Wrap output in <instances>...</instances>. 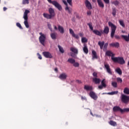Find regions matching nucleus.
I'll return each mask as SVG.
<instances>
[{"label":"nucleus","mask_w":129,"mask_h":129,"mask_svg":"<svg viewBox=\"0 0 129 129\" xmlns=\"http://www.w3.org/2000/svg\"><path fill=\"white\" fill-rule=\"evenodd\" d=\"M42 54L45 58H49L50 59L53 58V55L49 52L44 51L42 52Z\"/></svg>","instance_id":"obj_9"},{"label":"nucleus","mask_w":129,"mask_h":129,"mask_svg":"<svg viewBox=\"0 0 129 129\" xmlns=\"http://www.w3.org/2000/svg\"><path fill=\"white\" fill-rule=\"evenodd\" d=\"M54 71H55V72H58V69L57 68H55Z\"/></svg>","instance_id":"obj_64"},{"label":"nucleus","mask_w":129,"mask_h":129,"mask_svg":"<svg viewBox=\"0 0 129 129\" xmlns=\"http://www.w3.org/2000/svg\"><path fill=\"white\" fill-rule=\"evenodd\" d=\"M104 67L105 69H106V71L107 73L110 74V75H112V72H111V69H110V67H109V64H104Z\"/></svg>","instance_id":"obj_11"},{"label":"nucleus","mask_w":129,"mask_h":129,"mask_svg":"<svg viewBox=\"0 0 129 129\" xmlns=\"http://www.w3.org/2000/svg\"><path fill=\"white\" fill-rule=\"evenodd\" d=\"M30 14V11L28 10H25L24 15H23V19H24V25L27 29L29 28V22H28V14Z\"/></svg>","instance_id":"obj_2"},{"label":"nucleus","mask_w":129,"mask_h":129,"mask_svg":"<svg viewBox=\"0 0 129 129\" xmlns=\"http://www.w3.org/2000/svg\"><path fill=\"white\" fill-rule=\"evenodd\" d=\"M93 76L94 77H95L94 78H97V73L94 72L93 73Z\"/></svg>","instance_id":"obj_50"},{"label":"nucleus","mask_w":129,"mask_h":129,"mask_svg":"<svg viewBox=\"0 0 129 129\" xmlns=\"http://www.w3.org/2000/svg\"><path fill=\"white\" fill-rule=\"evenodd\" d=\"M105 4H106L107 5H108L109 4V0H103Z\"/></svg>","instance_id":"obj_57"},{"label":"nucleus","mask_w":129,"mask_h":129,"mask_svg":"<svg viewBox=\"0 0 129 129\" xmlns=\"http://www.w3.org/2000/svg\"><path fill=\"white\" fill-rule=\"evenodd\" d=\"M93 82L95 83V84H99L100 82H101V80L99 78H93Z\"/></svg>","instance_id":"obj_17"},{"label":"nucleus","mask_w":129,"mask_h":129,"mask_svg":"<svg viewBox=\"0 0 129 129\" xmlns=\"http://www.w3.org/2000/svg\"><path fill=\"white\" fill-rule=\"evenodd\" d=\"M98 89H103V88H104V86H102V85L98 86Z\"/></svg>","instance_id":"obj_53"},{"label":"nucleus","mask_w":129,"mask_h":129,"mask_svg":"<svg viewBox=\"0 0 129 129\" xmlns=\"http://www.w3.org/2000/svg\"><path fill=\"white\" fill-rule=\"evenodd\" d=\"M67 74L63 73L59 75L58 78H59V79H60L61 80H66V79H67Z\"/></svg>","instance_id":"obj_12"},{"label":"nucleus","mask_w":129,"mask_h":129,"mask_svg":"<svg viewBox=\"0 0 129 129\" xmlns=\"http://www.w3.org/2000/svg\"><path fill=\"white\" fill-rule=\"evenodd\" d=\"M16 26L17 27H18V28H19V29H21V30H23V27H22V25H21V23L18 22L16 23Z\"/></svg>","instance_id":"obj_43"},{"label":"nucleus","mask_w":129,"mask_h":129,"mask_svg":"<svg viewBox=\"0 0 129 129\" xmlns=\"http://www.w3.org/2000/svg\"><path fill=\"white\" fill-rule=\"evenodd\" d=\"M49 4H52L53 6H54L56 9H58L59 11H62V6L57 1H52V0H47Z\"/></svg>","instance_id":"obj_4"},{"label":"nucleus","mask_w":129,"mask_h":129,"mask_svg":"<svg viewBox=\"0 0 129 129\" xmlns=\"http://www.w3.org/2000/svg\"><path fill=\"white\" fill-rule=\"evenodd\" d=\"M121 38L124 39L126 42H129V34L127 35H121Z\"/></svg>","instance_id":"obj_26"},{"label":"nucleus","mask_w":129,"mask_h":129,"mask_svg":"<svg viewBox=\"0 0 129 129\" xmlns=\"http://www.w3.org/2000/svg\"><path fill=\"white\" fill-rule=\"evenodd\" d=\"M66 11H68V12L69 14H71L72 12V9H69V7L68 6H67L65 8Z\"/></svg>","instance_id":"obj_36"},{"label":"nucleus","mask_w":129,"mask_h":129,"mask_svg":"<svg viewBox=\"0 0 129 129\" xmlns=\"http://www.w3.org/2000/svg\"><path fill=\"white\" fill-rule=\"evenodd\" d=\"M112 15L113 17H115L116 16V9L115 8H113L112 9Z\"/></svg>","instance_id":"obj_39"},{"label":"nucleus","mask_w":129,"mask_h":129,"mask_svg":"<svg viewBox=\"0 0 129 129\" xmlns=\"http://www.w3.org/2000/svg\"><path fill=\"white\" fill-rule=\"evenodd\" d=\"M70 50L72 52H73V53H74V54H72L71 55V57H73V58H75L77 54H78V49L75 47H71Z\"/></svg>","instance_id":"obj_7"},{"label":"nucleus","mask_w":129,"mask_h":129,"mask_svg":"<svg viewBox=\"0 0 129 129\" xmlns=\"http://www.w3.org/2000/svg\"><path fill=\"white\" fill-rule=\"evenodd\" d=\"M109 123L111 125H113V126H115V125H116V122L112 121V120H110Z\"/></svg>","instance_id":"obj_34"},{"label":"nucleus","mask_w":129,"mask_h":129,"mask_svg":"<svg viewBox=\"0 0 129 129\" xmlns=\"http://www.w3.org/2000/svg\"><path fill=\"white\" fill-rule=\"evenodd\" d=\"M108 46V43H106L105 44H104V49H107V46Z\"/></svg>","instance_id":"obj_52"},{"label":"nucleus","mask_w":129,"mask_h":129,"mask_svg":"<svg viewBox=\"0 0 129 129\" xmlns=\"http://www.w3.org/2000/svg\"><path fill=\"white\" fill-rule=\"evenodd\" d=\"M48 12L51 16H52V17L54 18L55 17V11H54V9L53 8H49L48 9Z\"/></svg>","instance_id":"obj_23"},{"label":"nucleus","mask_w":129,"mask_h":129,"mask_svg":"<svg viewBox=\"0 0 129 129\" xmlns=\"http://www.w3.org/2000/svg\"><path fill=\"white\" fill-rule=\"evenodd\" d=\"M47 26L48 27V29L52 32V25L50 23L47 24Z\"/></svg>","instance_id":"obj_46"},{"label":"nucleus","mask_w":129,"mask_h":129,"mask_svg":"<svg viewBox=\"0 0 129 129\" xmlns=\"http://www.w3.org/2000/svg\"><path fill=\"white\" fill-rule=\"evenodd\" d=\"M106 56H108L109 57H111V58H114V56L115 54H114L110 50H107L105 53Z\"/></svg>","instance_id":"obj_15"},{"label":"nucleus","mask_w":129,"mask_h":129,"mask_svg":"<svg viewBox=\"0 0 129 129\" xmlns=\"http://www.w3.org/2000/svg\"><path fill=\"white\" fill-rule=\"evenodd\" d=\"M114 37L115 39H117V40H119V39H120V37L118 35H115Z\"/></svg>","instance_id":"obj_56"},{"label":"nucleus","mask_w":129,"mask_h":129,"mask_svg":"<svg viewBox=\"0 0 129 129\" xmlns=\"http://www.w3.org/2000/svg\"><path fill=\"white\" fill-rule=\"evenodd\" d=\"M111 4L112 5H114V6L116 7V6H118V5H119V2H118V1L116 0L112 2Z\"/></svg>","instance_id":"obj_35"},{"label":"nucleus","mask_w":129,"mask_h":129,"mask_svg":"<svg viewBox=\"0 0 129 129\" xmlns=\"http://www.w3.org/2000/svg\"><path fill=\"white\" fill-rule=\"evenodd\" d=\"M98 45L100 46V48L101 50L103 49V46H104V41H99L98 43Z\"/></svg>","instance_id":"obj_29"},{"label":"nucleus","mask_w":129,"mask_h":129,"mask_svg":"<svg viewBox=\"0 0 129 129\" xmlns=\"http://www.w3.org/2000/svg\"><path fill=\"white\" fill-rule=\"evenodd\" d=\"M79 35L80 36V37H83V33H80Z\"/></svg>","instance_id":"obj_60"},{"label":"nucleus","mask_w":129,"mask_h":129,"mask_svg":"<svg viewBox=\"0 0 129 129\" xmlns=\"http://www.w3.org/2000/svg\"><path fill=\"white\" fill-rule=\"evenodd\" d=\"M111 60H113V62L118 63V64H120V65H123V64L125 63V61L122 57H111Z\"/></svg>","instance_id":"obj_1"},{"label":"nucleus","mask_w":129,"mask_h":129,"mask_svg":"<svg viewBox=\"0 0 129 129\" xmlns=\"http://www.w3.org/2000/svg\"><path fill=\"white\" fill-rule=\"evenodd\" d=\"M93 32L95 35H97V36H99V37H101V35H102V30L99 31L97 30H94Z\"/></svg>","instance_id":"obj_16"},{"label":"nucleus","mask_w":129,"mask_h":129,"mask_svg":"<svg viewBox=\"0 0 129 129\" xmlns=\"http://www.w3.org/2000/svg\"><path fill=\"white\" fill-rule=\"evenodd\" d=\"M119 23L120 26H122L123 28H124L125 27V25H124V23L123 22V21L119 20Z\"/></svg>","instance_id":"obj_40"},{"label":"nucleus","mask_w":129,"mask_h":129,"mask_svg":"<svg viewBox=\"0 0 129 129\" xmlns=\"http://www.w3.org/2000/svg\"><path fill=\"white\" fill-rule=\"evenodd\" d=\"M115 72L118 73L119 75H121V74H122V71H121V70L119 68H118L115 70Z\"/></svg>","instance_id":"obj_30"},{"label":"nucleus","mask_w":129,"mask_h":129,"mask_svg":"<svg viewBox=\"0 0 129 129\" xmlns=\"http://www.w3.org/2000/svg\"><path fill=\"white\" fill-rule=\"evenodd\" d=\"M83 51L85 54H88V48H87L86 44L84 45Z\"/></svg>","instance_id":"obj_28"},{"label":"nucleus","mask_w":129,"mask_h":129,"mask_svg":"<svg viewBox=\"0 0 129 129\" xmlns=\"http://www.w3.org/2000/svg\"><path fill=\"white\" fill-rule=\"evenodd\" d=\"M123 92L125 94H129V89L128 88H125Z\"/></svg>","instance_id":"obj_37"},{"label":"nucleus","mask_w":129,"mask_h":129,"mask_svg":"<svg viewBox=\"0 0 129 129\" xmlns=\"http://www.w3.org/2000/svg\"><path fill=\"white\" fill-rule=\"evenodd\" d=\"M108 26L111 28V38H113L114 37V34H115V31H116V26L109 21L108 22Z\"/></svg>","instance_id":"obj_3"},{"label":"nucleus","mask_w":129,"mask_h":129,"mask_svg":"<svg viewBox=\"0 0 129 129\" xmlns=\"http://www.w3.org/2000/svg\"><path fill=\"white\" fill-rule=\"evenodd\" d=\"M101 85L104 86V88H106V84H105V79H103L101 81Z\"/></svg>","instance_id":"obj_32"},{"label":"nucleus","mask_w":129,"mask_h":129,"mask_svg":"<svg viewBox=\"0 0 129 129\" xmlns=\"http://www.w3.org/2000/svg\"><path fill=\"white\" fill-rule=\"evenodd\" d=\"M113 111L114 112H117V111H120L121 113L122 112V109H121L119 106H115L113 108Z\"/></svg>","instance_id":"obj_13"},{"label":"nucleus","mask_w":129,"mask_h":129,"mask_svg":"<svg viewBox=\"0 0 129 129\" xmlns=\"http://www.w3.org/2000/svg\"><path fill=\"white\" fill-rule=\"evenodd\" d=\"M76 82H78V83H81V81H80L79 80H77Z\"/></svg>","instance_id":"obj_63"},{"label":"nucleus","mask_w":129,"mask_h":129,"mask_svg":"<svg viewBox=\"0 0 129 129\" xmlns=\"http://www.w3.org/2000/svg\"><path fill=\"white\" fill-rule=\"evenodd\" d=\"M97 2L100 8H101L102 9L104 8V4H103V2H102V0H97Z\"/></svg>","instance_id":"obj_19"},{"label":"nucleus","mask_w":129,"mask_h":129,"mask_svg":"<svg viewBox=\"0 0 129 129\" xmlns=\"http://www.w3.org/2000/svg\"><path fill=\"white\" fill-rule=\"evenodd\" d=\"M73 66H74V67H79V63L75 62L73 64Z\"/></svg>","instance_id":"obj_47"},{"label":"nucleus","mask_w":129,"mask_h":129,"mask_svg":"<svg viewBox=\"0 0 129 129\" xmlns=\"http://www.w3.org/2000/svg\"><path fill=\"white\" fill-rule=\"evenodd\" d=\"M59 50V52H60V53H61L62 54H63V53H64V49H63V47H62L61 46H60L59 45H58L57 46Z\"/></svg>","instance_id":"obj_33"},{"label":"nucleus","mask_w":129,"mask_h":129,"mask_svg":"<svg viewBox=\"0 0 129 129\" xmlns=\"http://www.w3.org/2000/svg\"><path fill=\"white\" fill-rule=\"evenodd\" d=\"M123 112H129V108H125L122 109V113Z\"/></svg>","instance_id":"obj_41"},{"label":"nucleus","mask_w":129,"mask_h":129,"mask_svg":"<svg viewBox=\"0 0 129 129\" xmlns=\"http://www.w3.org/2000/svg\"><path fill=\"white\" fill-rule=\"evenodd\" d=\"M110 47H115V48H118L119 47V43L118 42H112L109 44Z\"/></svg>","instance_id":"obj_18"},{"label":"nucleus","mask_w":129,"mask_h":129,"mask_svg":"<svg viewBox=\"0 0 129 129\" xmlns=\"http://www.w3.org/2000/svg\"><path fill=\"white\" fill-rule=\"evenodd\" d=\"M121 101L125 104H127L129 102V96L122 94L121 96Z\"/></svg>","instance_id":"obj_6"},{"label":"nucleus","mask_w":129,"mask_h":129,"mask_svg":"<svg viewBox=\"0 0 129 129\" xmlns=\"http://www.w3.org/2000/svg\"><path fill=\"white\" fill-rule=\"evenodd\" d=\"M87 14L88 16H90V15H91V11H87Z\"/></svg>","instance_id":"obj_59"},{"label":"nucleus","mask_w":129,"mask_h":129,"mask_svg":"<svg viewBox=\"0 0 129 129\" xmlns=\"http://www.w3.org/2000/svg\"><path fill=\"white\" fill-rule=\"evenodd\" d=\"M62 3L66 6V7H68V4H67V2L65 0H62Z\"/></svg>","instance_id":"obj_54"},{"label":"nucleus","mask_w":129,"mask_h":129,"mask_svg":"<svg viewBox=\"0 0 129 129\" xmlns=\"http://www.w3.org/2000/svg\"><path fill=\"white\" fill-rule=\"evenodd\" d=\"M112 86L113 87H114L115 88H116L117 87V83L115 82H113L112 83Z\"/></svg>","instance_id":"obj_44"},{"label":"nucleus","mask_w":129,"mask_h":129,"mask_svg":"<svg viewBox=\"0 0 129 129\" xmlns=\"http://www.w3.org/2000/svg\"><path fill=\"white\" fill-rule=\"evenodd\" d=\"M68 62L71 64H74V63H75V59L72 58H70L68 59Z\"/></svg>","instance_id":"obj_31"},{"label":"nucleus","mask_w":129,"mask_h":129,"mask_svg":"<svg viewBox=\"0 0 129 129\" xmlns=\"http://www.w3.org/2000/svg\"><path fill=\"white\" fill-rule=\"evenodd\" d=\"M7 10H8V8H7V7H4V8H3V11H4V12H6V11Z\"/></svg>","instance_id":"obj_62"},{"label":"nucleus","mask_w":129,"mask_h":129,"mask_svg":"<svg viewBox=\"0 0 129 129\" xmlns=\"http://www.w3.org/2000/svg\"><path fill=\"white\" fill-rule=\"evenodd\" d=\"M54 30H55L56 31H57V30H58V28H57V26L54 25Z\"/></svg>","instance_id":"obj_61"},{"label":"nucleus","mask_w":129,"mask_h":129,"mask_svg":"<svg viewBox=\"0 0 129 129\" xmlns=\"http://www.w3.org/2000/svg\"><path fill=\"white\" fill-rule=\"evenodd\" d=\"M84 89H85V90H86L87 91H89V90L91 91V90L93 89V88H92V86H90L88 85H85Z\"/></svg>","instance_id":"obj_24"},{"label":"nucleus","mask_w":129,"mask_h":129,"mask_svg":"<svg viewBox=\"0 0 129 129\" xmlns=\"http://www.w3.org/2000/svg\"><path fill=\"white\" fill-rule=\"evenodd\" d=\"M82 43H86L87 42V39L85 37L82 38Z\"/></svg>","instance_id":"obj_45"},{"label":"nucleus","mask_w":129,"mask_h":129,"mask_svg":"<svg viewBox=\"0 0 129 129\" xmlns=\"http://www.w3.org/2000/svg\"><path fill=\"white\" fill-rule=\"evenodd\" d=\"M30 0H23L22 4L23 5H29V1Z\"/></svg>","instance_id":"obj_42"},{"label":"nucleus","mask_w":129,"mask_h":129,"mask_svg":"<svg viewBox=\"0 0 129 129\" xmlns=\"http://www.w3.org/2000/svg\"><path fill=\"white\" fill-rule=\"evenodd\" d=\"M40 35L39 37V43L43 46H45V41H46V35L43 34L42 32L39 33Z\"/></svg>","instance_id":"obj_5"},{"label":"nucleus","mask_w":129,"mask_h":129,"mask_svg":"<svg viewBox=\"0 0 129 129\" xmlns=\"http://www.w3.org/2000/svg\"><path fill=\"white\" fill-rule=\"evenodd\" d=\"M67 2L70 6H72V0H67Z\"/></svg>","instance_id":"obj_51"},{"label":"nucleus","mask_w":129,"mask_h":129,"mask_svg":"<svg viewBox=\"0 0 129 129\" xmlns=\"http://www.w3.org/2000/svg\"><path fill=\"white\" fill-rule=\"evenodd\" d=\"M89 95H90V97H91V98L94 99V100H97V98H98L97 95H96V94H95V93L94 92L91 91L89 93Z\"/></svg>","instance_id":"obj_10"},{"label":"nucleus","mask_w":129,"mask_h":129,"mask_svg":"<svg viewBox=\"0 0 129 129\" xmlns=\"http://www.w3.org/2000/svg\"><path fill=\"white\" fill-rule=\"evenodd\" d=\"M69 31L70 34H71V35H72L74 38H75L76 39H79V36H78V35L75 34V33H74V31H73V30H72V29L70 28L69 29Z\"/></svg>","instance_id":"obj_14"},{"label":"nucleus","mask_w":129,"mask_h":129,"mask_svg":"<svg viewBox=\"0 0 129 129\" xmlns=\"http://www.w3.org/2000/svg\"><path fill=\"white\" fill-rule=\"evenodd\" d=\"M85 5L88 10H92V5L88 0L85 1Z\"/></svg>","instance_id":"obj_8"},{"label":"nucleus","mask_w":129,"mask_h":129,"mask_svg":"<svg viewBox=\"0 0 129 129\" xmlns=\"http://www.w3.org/2000/svg\"><path fill=\"white\" fill-rule=\"evenodd\" d=\"M37 55L38 56V59H39L40 60H42V55H41V54H40L39 53H37Z\"/></svg>","instance_id":"obj_55"},{"label":"nucleus","mask_w":129,"mask_h":129,"mask_svg":"<svg viewBox=\"0 0 129 129\" xmlns=\"http://www.w3.org/2000/svg\"><path fill=\"white\" fill-rule=\"evenodd\" d=\"M81 99H82V100H87V99L86 98V97H83V96L81 97Z\"/></svg>","instance_id":"obj_58"},{"label":"nucleus","mask_w":129,"mask_h":129,"mask_svg":"<svg viewBox=\"0 0 129 129\" xmlns=\"http://www.w3.org/2000/svg\"><path fill=\"white\" fill-rule=\"evenodd\" d=\"M58 30L60 34H64V28L60 25L58 26Z\"/></svg>","instance_id":"obj_25"},{"label":"nucleus","mask_w":129,"mask_h":129,"mask_svg":"<svg viewBox=\"0 0 129 129\" xmlns=\"http://www.w3.org/2000/svg\"><path fill=\"white\" fill-rule=\"evenodd\" d=\"M43 17L45 18V19H48V20H51V19H53L52 15L46 13L43 14Z\"/></svg>","instance_id":"obj_20"},{"label":"nucleus","mask_w":129,"mask_h":129,"mask_svg":"<svg viewBox=\"0 0 129 129\" xmlns=\"http://www.w3.org/2000/svg\"><path fill=\"white\" fill-rule=\"evenodd\" d=\"M117 82H120V83H122V79L120 78H117Z\"/></svg>","instance_id":"obj_48"},{"label":"nucleus","mask_w":129,"mask_h":129,"mask_svg":"<svg viewBox=\"0 0 129 129\" xmlns=\"http://www.w3.org/2000/svg\"><path fill=\"white\" fill-rule=\"evenodd\" d=\"M106 34V35H107L108 33H109V27L108 26H105L104 28V30L102 32V34Z\"/></svg>","instance_id":"obj_21"},{"label":"nucleus","mask_w":129,"mask_h":129,"mask_svg":"<svg viewBox=\"0 0 129 129\" xmlns=\"http://www.w3.org/2000/svg\"><path fill=\"white\" fill-rule=\"evenodd\" d=\"M88 25L89 26L90 30H91V31H93V27L92 26V25L89 23L88 24Z\"/></svg>","instance_id":"obj_49"},{"label":"nucleus","mask_w":129,"mask_h":129,"mask_svg":"<svg viewBox=\"0 0 129 129\" xmlns=\"http://www.w3.org/2000/svg\"><path fill=\"white\" fill-rule=\"evenodd\" d=\"M92 60H94V59H97L98 57H97V55L96 54V51L95 50H92Z\"/></svg>","instance_id":"obj_22"},{"label":"nucleus","mask_w":129,"mask_h":129,"mask_svg":"<svg viewBox=\"0 0 129 129\" xmlns=\"http://www.w3.org/2000/svg\"><path fill=\"white\" fill-rule=\"evenodd\" d=\"M118 93V91H116L109 92L107 93V94H109L110 95H113L114 94H117Z\"/></svg>","instance_id":"obj_38"},{"label":"nucleus","mask_w":129,"mask_h":129,"mask_svg":"<svg viewBox=\"0 0 129 129\" xmlns=\"http://www.w3.org/2000/svg\"><path fill=\"white\" fill-rule=\"evenodd\" d=\"M50 37L52 40H56L57 39V33H52L50 34Z\"/></svg>","instance_id":"obj_27"}]
</instances>
